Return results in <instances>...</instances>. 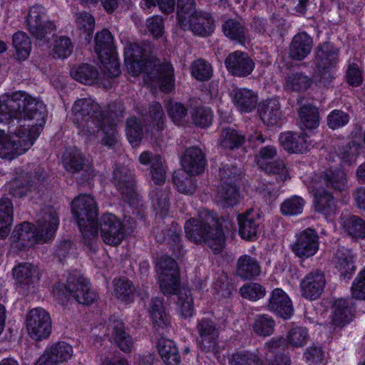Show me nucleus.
I'll return each mask as SVG.
<instances>
[{"instance_id": "f257e3e1", "label": "nucleus", "mask_w": 365, "mask_h": 365, "mask_svg": "<svg viewBox=\"0 0 365 365\" xmlns=\"http://www.w3.org/2000/svg\"><path fill=\"white\" fill-rule=\"evenodd\" d=\"M0 118L9 119L19 128L26 124L27 135L35 140L40 135L46 117L43 103L25 92L0 96Z\"/></svg>"}, {"instance_id": "f03ea898", "label": "nucleus", "mask_w": 365, "mask_h": 365, "mask_svg": "<svg viewBox=\"0 0 365 365\" xmlns=\"http://www.w3.org/2000/svg\"><path fill=\"white\" fill-rule=\"evenodd\" d=\"M153 45L148 41L133 43L124 49L125 65L133 76L144 72L160 83L164 92H170L174 85V71L170 63H157L151 54Z\"/></svg>"}, {"instance_id": "7ed1b4c3", "label": "nucleus", "mask_w": 365, "mask_h": 365, "mask_svg": "<svg viewBox=\"0 0 365 365\" xmlns=\"http://www.w3.org/2000/svg\"><path fill=\"white\" fill-rule=\"evenodd\" d=\"M185 232L190 242L205 244L215 254L221 252L225 247V235L219 225L217 216L208 210H201L197 217L187 220Z\"/></svg>"}, {"instance_id": "20e7f679", "label": "nucleus", "mask_w": 365, "mask_h": 365, "mask_svg": "<svg viewBox=\"0 0 365 365\" xmlns=\"http://www.w3.org/2000/svg\"><path fill=\"white\" fill-rule=\"evenodd\" d=\"M53 293L56 300L62 305L67 304L71 298L83 305H89L98 298L88 280L79 274H69L66 284H56Z\"/></svg>"}, {"instance_id": "39448f33", "label": "nucleus", "mask_w": 365, "mask_h": 365, "mask_svg": "<svg viewBox=\"0 0 365 365\" xmlns=\"http://www.w3.org/2000/svg\"><path fill=\"white\" fill-rule=\"evenodd\" d=\"M71 211L84 239L89 243L98 231V208L90 195H80L71 202Z\"/></svg>"}, {"instance_id": "423d86ee", "label": "nucleus", "mask_w": 365, "mask_h": 365, "mask_svg": "<svg viewBox=\"0 0 365 365\" xmlns=\"http://www.w3.org/2000/svg\"><path fill=\"white\" fill-rule=\"evenodd\" d=\"M105 118L100 106L91 98L78 99L73 106L72 120L85 135L98 132Z\"/></svg>"}, {"instance_id": "0eeeda50", "label": "nucleus", "mask_w": 365, "mask_h": 365, "mask_svg": "<svg viewBox=\"0 0 365 365\" xmlns=\"http://www.w3.org/2000/svg\"><path fill=\"white\" fill-rule=\"evenodd\" d=\"M339 51L329 42L319 44L314 52V63L317 68L316 78L323 86H327L334 76L331 73L339 61Z\"/></svg>"}, {"instance_id": "6e6552de", "label": "nucleus", "mask_w": 365, "mask_h": 365, "mask_svg": "<svg viewBox=\"0 0 365 365\" xmlns=\"http://www.w3.org/2000/svg\"><path fill=\"white\" fill-rule=\"evenodd\" d=\"M62 162L64 168L78 184L88 182L94 177V172L88 160L75 147L66 150Z\"/></svg>"}, {"instance_id": "1a4fd4ad", "label": "nucleus", "mask_w": 365, "mask_h": 365, "mask_svg": "<svg viewBox=\"0 0 365 365\" xmlns=\"http://www.w3.org/2000/svg\"><path fill=\"white\" fill-rule=\"evenodd\" d=\"M30 34L39 41H48L56 31V26L48 19L45 8L36 6L31 8L26 18Z\"/></svg>"}, {"instance_id": "9d476101", "label": "nucleus", "mask_w": 365, "mask_h": 365, "mask_svg": "<svg viewBox=\"0 0 365 365\" xmlns=\"http://www.w3.org/2000/svg\"><path fill=\"white\" fill-rule=\"evenodd\" d=\"M347 175L341 168L329 169L314 174L311 180L309 187L324 188L342 193L348 189Z\"/></svg>"}, {"instance_id": "9b49d317", "label": "nucleus", "mask_w": 365, "mask_h": 365, "mask_svg": "<svg viewBox=\"0 0 365 365\" xmlns=\"http://www.w3.org/2000/svg\"><path fill=\"white\" fill-rule=\"evenodd\" d=\"M196 330L200 348L205 352L217 351L220 329L215 322L209 318H202L197 321Z\"/></svg>"}, {"instance_id": "f8f14e48", "label": "nucleus", "mask_w": 365, "mask_h": 365, "mask_svg": "<svg viewBox=\"0 0 365 365\" xmlns=\"http://www.w3.org/2000/svg\"><path fill=\"white\" fill-rule=\"evenodd\" d=\"M26 328L31 337L35 340L47 338L51 331L48 313L41 308L30 310L26 315Z\"/></svg>"}, {"instance_id": "ddd939ff", "label": "nucleus", "mask_w": 365, "mask_h": 365, "mask_svg": "<svg viewBox=\"0 0 365 365\" xmlns=\"http://www.w3.org/2000/svg\"><path fill=\"white\" fill-rule=\"evenodd\" d=\"M58 215L53 207H45L39 213L35 227L38 243H46L51 240L58 227Z\"/></svg>"}, {"instance_id": "4468645a", "label": "nucleus", "mask_w": 365, "mask_h": 365, "mask_svg": "<svg viewBox=\"0 0 365 365\" xmlns=\"http://www.w3.org/2000/svg\"><path fill=\"white\" fill-rule=\"evenodd\" d=\"M100 230L103 241L109 245L118 246L125 238L123 222L110 213L102 215Z\"/></svg>"}, {"instance_id": "2eb2a0df", "label": "nucleus", "mask_w": 365, "mask_h": 365, "mask_svg": "<svg viewBox=\"0 0 365 365\" xmlns=\"http://www.w3.org/2000/svg\"><path fill=\"white\" fill-rule=\"evenodd\" d=\"M112 182L123 199L131 203L136 196L135 181L131 171L124 165H116L113 171Z\"/></svg>"}, {"instance_id": "dca6fc26", "label": "nucleus", "mask_w": 365, "mask_h": 365, "mask_svg": "<svg viewBox=\"0 0 365 365\" xmlns=\"http://www.w3.org/2000/svg\"><path fill=\"white\" fill-rule=\"evenodd\" d=\"M319 245L317 232L314 229L307 228L297 236L296 242L292 245V251L300 258H308L316 254Z\"/></svg>"}, {"instance_id": "f3484780", "label": "nucleus", "mask_w": 365, "mask_h": 365, "mask_svg": "<svg viewBox=\"0 0 365 365\" xmlns=\"http://www.w3.org/2000/svg\"><path fill=\"white\" fill-rule=\"evenodd\" d=\"M228 72L237 77H246L255 68V62L247 53L236 51L230 53L225 61Z\"/></svg>"}, {"instance_id": "a211bd4d", "label": "nucleus", "mask_w": 365, "mask_h": 365, "mask_svg": "<svg viewBox=\"0 0 365 365\" xmlns=\"http://www.w3.org/2000/svg\"><path fill=\"white\" fill-rule=\"evenodd\" d=\"M73 347L65 341L54 343L47 347L43 355L38 359L36 365H53L63 363L70 359L73 355Z\"/></svg>"}, {"instance_id": "6ab92c4d", "label": "nucleus", "mask_w": 365, "mask_h": 365, "mask_svg": "<svg viewBox=\"0 0 365 365\" xmlns=\"http://www.w3.org/2000/svg\"><path fill=\"white\" fill-rule=\"evenodd\" d=\"M108 334L121 351L130 353L134 347L132 336L126 331L124 323L115 317H111L107 324Z\"/></svg>"}, {"instance_id": "aec40b11", "label": "nucleus", "mask_w": 365, "mask_h": 365, "mask_svg": "<svg viewBox=\"0 0 365 365\" xmlns=\"http://www.w3.org/2000/svg\"><path fill=\"white\" fill-rule=\"evenodd\" d=\"M326 284L324 272L314 270L307 274L300 283L302 295L309 300L318 299Z\"/></svg>"}, {"instance_id": "412c9836", "label": "nucleus", "mask_w": 365, "mask_h": 365, "mask_svg": "<svg viewBox=\"0 0 365 365\" xmlns=\"http://www.w3.org/2000/svg\"><path fill=\"white\" fill-rule=\"evenodd\" d=\"M354 307L352 299H338L332 305L331 324L334 327H342L348 324L354 316Z\"/></svg>"}, {"instance_id": "4be33fe9", "label": "nucleus", "mask_w": 365, "mask_h": 365, "mask_svg": "<svg viewBox=\"0 0 365 365\" xmlns=\"http://www.w3.org/2000/svg\"><path fill=\"white\" fill-rule=\"evenodd\" d=\"M183 169L192 175H198L204 171L206 159L202 150L197 147L187 148L181 158Z\"/></svg>"}, {"instance_id": "5701e85b", "label": "nucleus", "mask_w": 365, "mask_h": 365, "mask_svg": "<svg viewBox=\"0 0 365 365\" xmlns=\"http://www.w3.org/2000/svg\"><path fill=\"white\" fill-rule=\"evenodd\" d=\"M187 26L181 28L183 30L190 29L194 34L200 36H208L214 31V20L207 13L197 11L187 19Z\"/></svg>"}, {"instance_id": "b1692460", "label": "nucleus", "mask_w": 365, "mask_h": 365, "mask_svg": "<svg viewBox=\"0 0 365 365\" xmlns=\"http://www.w3.org/2000/svg\"><path fill=\"white\" fill-rule=\"evenodd\" d=\"M239 234L242 238L252 240L257 235L259 215L253 210H249L237 217Z\"/></svg>"}, {"instance_id": "393cba45", "label": "nucleus", "mask_w": 365, "mask_h": 365, "mask_svg": "<svg viewBox=\"0 0 365 365\" xmlns=\"http://www.w3.org/2000/svg\"><path fill=\"white\" fill-rule=\"evenodd\" d=\"M268 308L284 319L291 317L294 313L291 299L282 289L279 288L272 291L269 300Z\"/></svg>"}, {"instance_id": "a878e982", "label": "nucleus", "mask_w": 365, "mask_h": 365, "mask_svg": "<svg viewBox=\"0 0 365 365\" xmlns=\"http://www.w3.org/2000/svg\"><path fill=\"white\" fill-rule=\"evenodd\" d=\"M312 47V38L306 32L298 33L289 45V57L293 60L302 61L310 53Z\"/></svg>"}, {"instance_id": "bb28decb", "label": "nucleus", "mask_w": 365, "mask_h": 365, "mask_svg": "<svg viewBox=\"0 0 365 365\" xmlns=\"http://www.w3.org/2000/svg\"><path fill=\"white\" fill-rule=\"evenodd\" d=\"M138 160L143 165L150 164V175L155 184L160 185L165 182L166 171L159 155L150 151H144L140 155Z\"/></svg>"}, {"instance_id": "cd10ccee", "label": "nucleus", "mask_w": 365, "mask_h": 365, "mask_svg": "<svg viewBox=\"0 0 365 365\" xmlns=\"http://www.w3.org/2000/svg\"><path fill=\"white\" fill-rule=\"evenodd\" d=\"M94 51L101 62H105L115 54L113 36L108 29L97 32L95 36Z\"/></svg>"}, {"instance_id": "c85d7f7f", "label": "nucleus", "mask_w": 365, "mask_h": 365, "mask_svg": "<svg viewBox=\"0 0 365 365\" xmlns=\"http://www.w3.org/2000/svg\"><path fill=\"white\" fill-rule=\"evenodd\" d=\"M36 235L34 225L28 222H24L15 227L11 238L13 242L16 243V247H27L38 243Z\"/></svg>"}, {"instance_id": "c756f323", "label": "nucleus", "mask_w": 365, "mask_h": 365, "mask_svg": "<svg viewBox=\"0 0 365 365\" xmlns=\"http://www.w3.org/2000/svg\"><path fill=\"white\" fill-rule=\"evenodd\" d=\"M279 142L288 152L292 153H304L309 150V144L306 136L292 131L281 133Z\"/></svg>"}, {"instance_id": "7c9ffc66", "label": "nucleus", "mask_w": 365, "mask_h": 365, "mask_svg": "<svg viewBox=\"0 0 365 365\" xmlns=\"http://www.w3.org/2000/svg\"><path fill=\"white\" fill-rule=\"evenodd\" d=\"M333 263L335 268L344 279H349L355 270L354 255L351 250L344 247L339 248L334 253Z\"/></svg>"}, {"instance_id": "2f4dec72", "label": "nucleus", "mask_w": 365, "mask_h": 365, "mask_svg": "<svg viewBox=\"0 0 365 365\" xmlns=\"http://www.w3.org/2000/svg\"><path fill=\"white\" fill-rule=\"evenodd\" d=\"M232 101L240 112L250 113L255 108L257 96L247 88H234L231 92Z\"/></svg>"}, {"instance_id": "473e14b6", "label": "nucleus", "mask_w": 365, "mask_h": 365, "mask_svg": "<svg viewBox=\"0 0 365 365\" xmlns=\"http://www.w3.org/2000/svg\"><path fill=\"white\" fill-rule=\"evenodd\" d=\"M258 113L264 124L276 125L282 115L279 102L276 99H269L259 103Z\"/></svg>"}, {"instance_id": "72a5a7b5", "label": "nucleus", "mask_w": 365, "mask_h": 365, "mask_svg": "<svg viewBox=\"0 0 365 365\" xmlns=\"http://www.w3.org/2000/svg\"><path fill=\"white\" fill-rule=\"evenodd\" d=\"M237 276L244 279H250L259 275L261 267L258 260L248 255L239 257L236 264Z\"/></svg>"}, {"instance_id": "f704fd0d", "label": "nucleus", "mask_w": 365, "mask_h": 365, "mask_svg": "<svg viewBox=\"0 0 365 365\" xmlns=\"http://www.w3.org/2000/svg\"><path fill=\"white\" fill-rule=\"evenodd\" d=\"M311 188L314 192L316 210L326 215L334 212L336 205L332 193L324 188Z\"/></svg>"}, {"instance_id": "c9c22d12", "label": "nucleus", "mask_w": 365, "mask_h": 365, "mask_svg": "<svg viewBox=\"0 0 365 365\" xmlns=\"http://www.w3.org/2000/svg\"><path fill=\"white\" fill-rule=\"evenodd\" d=\"M158 353L166 365H180V355L175 342L161 338L158 341Z\"/></svg>"}, {"instance_id": "e433bc0d", "label": "nucleus", "mask_w": 365, "mask_h": 365, "mask_svg": "<svg viewBox=\"0 0 365 365\" xmlns=\"http://www.w3.org/2000/svg\"><path fill=\"white\" fill-rule=\"evenodd\" d=\"M342 226L348 236L354 240H365V220L349 215L342 219Z\"/></svg>"}, {"instance_id": "4c0bfd02", "label": "nucleus", "mask_w": 365, "mask_h": 365, "mask_svg": "<svg viewBox=\"0 0 365 365\" xmlns=\"http://www.w3.org/2000/svg\"><path fill=\"white\" fill-rule=\"evenodd\" d=\"M246 137L240 131L231 128H222L219 139V145L225 150H235L243 145Z\"/></svg>"}, {"instance_id": "58836bf2", "label": "nucleus", "mask_w": 365, "mask_h": 365, "mask_svg": "<svg viewBox=\"0 0 365 365\" xmlns=\"http://www.w3.org/2000/svg\"><path fill=\"white\" fill-rule=\"evenodd\" d=\"M222 31L226 37L241 45H244L247 41L248 31L240 21L227 19L222 24Z\"/></svg>"}, {"instance_id": "ea45409f", "label": "nucleus", "mask_w": 365, "mask_h": 365, "mask_svg": "<svg viewBox=\"0 0 365 365\" xmlns=\"http://www.w3.org/2000/svg\"><path fill=\"white\" fill-rule=\"evenodd\" d=\"M9 193L15 197H23L31 192L34 187V180L29 173L21 172L9 183Z\"/></svg>"}, {"instance_id": "a19ab883", "label": "nucleus", "mask_w": 365, "mask_h": 365, "mask_svg": "<svg viewBox=\"0 0 365 365\" xmlns=\"http://www.w3.org/2000/svg\"><path fill=\"white\" fill-rule=\"evenodd\" d=\"M216 200L224 207H232L238 203L239 189L237 184H220Z\"/></svg>"}, {"instance_id": "79ce46f5", "label": "nucleus", "mask_w": 365, "mask_h": 365, "mask_svg": "<svg viewBox=\"0 0 365 365\" xmlns=\"http://www.w3.org/2000/svg\"><path fill=\"white\" fill-rule=\"evenodd\" d=\"M191 173L185 169L175 171L173 182L180 192L192 195L196 190V180Z\"/></svg>"}, {"instance_id": "37998d69", "label": "nucleus", "mask_w": 365, "mask_h": 365, "mask_svg": "<svg viewBox=\"0 0 365 365\" xmlns=\"http://www.w3.org/2000/svg\"><path fill=\"white\" fill-rule=\"evenodd\" d=\"M14 208L9 198L0 199V238H6L10 231L13 222Z\"/></svg>"}, {"instance_id": "c03bdc74", "label": "nucleus", "mask_w": 365, "mask_h": 365, "mask_svg": "<svg viewBox=\"0 0 365 365\" xmlns=\"http://www.w3.org/2000/svg\"><path fill=\"white\" fill-rule=\"evenodd\" d=\"M13 274L17 282L23 285H29L39 279L37 268L29 263H21L15 267Z\"/></svg>"}, {"instance_id": "a18cd8bd", "label": "nucleus", "mask_w": 365, "mask_h": 365, "mask_svg": "<svg viewBox=\"0 0 365 365\" xmlns=\"http://www.w3.org/2000/svg\"><path fill=\"white\" fill-rule=\"evenodd\" d=\"M70 73L76 81L88 85L93 83L98 76L96 68L88 63L73 66L71 69Z\"/></svg>"}, {"instance_id": "49530a36", "label": "nucleus", "mask_w": 365, "mask_h": 365, "mask_svg": "<svg viewBox=\"0 0 365 365\" xmlns=\"http://www.w3.org/2000/svg\"><path fill=\"white\" fill-rule=\"evenodd\" d=\"M312 84V80L302 73L289 74L285 79L284 88L287 91L303 92Z\"/></svg>"}, {"instance_id": "de8ad7c7", "label": "nucleus", "mask_w": 365, "mask_h": 365, "mask_svg": "<svg viewBox=\"0 0 365 365\" xmlns=\"http://www.w3.org/2000/svg\"><path fill=\"white\" fill-rule=\"evenodd\" d=\"M114 292L116 297L126 303L133 299L135 287L132 282L125 277L113 280Z\"/></svg>"}, {"instance_id": "09e8293b", "label": "nucleus", "mask_w": 365, "mask_h": 365, "mask_svg": "<svg viewBox=\"0 0 365 365\" xmlns=\"http://www.w3.org/2000/svg\"><path fill=\"white\" fill-rule=\"evenodd\" d=\"M263 360L257 351H241L233 353L229 365H262Z\"/></svg>"}, {"instance_id": "8fccbe9b", "label": "nucleus", "mask_w": 365, "mask_h": 365, "mask_svg": "<svg viewBox=\"0 0 365 365\" xmlns=\"http://www.w3.org/2000/svg\"><path fill=\"white\" fill-rule=\"evenodd\" d=\"M75 17L76 27L81 31L80 35H85V40L90 43L95 27L94 18L86 11L76 14Z\"/></svg>"}, {"instance_id": "3c124183", "label": "nucleus", "mask_w": 365, "mask_h": 365, "mask_svg": "<svg viewBox=\"0 0 365 365\" xmlns=\"http://www.w3.org/2000/svg\"><path fill=\"white\" fill-rule=\"evenodd\" d=\"M150 312L155 326L163 329L169 325V317L165 312L163 301L159 298H152Z\"/></svg>"}, {"instance_id": "603ef678", "label": "nucleus", "mask_w": 365, "mask_h": 365, "mask_svg": "<svg viewBox=\"0 0 365 365\" xmlns=\"http://www.w3.org/2000/svg\"><path fill=\"white\" fill-rule=\"evenodd\" d=\"M299 115L302 123L308 129H314L319 125V115L318 108L310 104L301 107Z\"/></svg>"}, {"instance_id": "864d4df0", "label": "nucleus", "mask_w": 365, "mask_h": 365, "mask_svg": "<svg viewBox=\"0 0 365 365\" xmlns=\"http://www.w3.org/2000/svg\"><path fill=\"white\" fill-rule=\"evenodd\" d=\"M274 320L267 314L257 315L252 325L254 331L262 336L271 335L274 331Z\"/></svg>"}, {"instance_id": "5fc2aeb1", "label": "nucleus", "mask_w": 365, "mask_h": 365, "mask_svg": "<svg viewBox=\"0 0 365 365\" xmlns=\"http://www.w3.org/2000/svg\"><path fill=\"white\" fill-rule=\"evenodd\" d=\"M13 46L18 59L25 60L29 56L31 41L25 33L19 31L14 34Z\"/></svg>"}, {"instance_id": "6e6d98bb", "label": "nucleus", "mask_w": 365, "mask_h": 365, "mask_svg": "<svg viewBox=\"0 0 365 365\" xmlns=\"http://www.w3.org/2000/svg\"><path fill=\"white\" fill-rule=\"evenodd\" d=\"M150 198L153 208L161 216H165L169 207L168 190L156 188L151 192Z\"/></svg>"}, {"instance_id": "4d7b16f0", "label": "nucleus", "mask_w": 365, "mask_h": 365, "mask_svg": "<svg viewBox=\"0 0 365 365\" xmlns=\"http://www.w3.org/2000/svg\"><path fill=\"white\" fill-rule=\"evenodd\" d=\"M195 2L194 0H178L177 16L180 28H186L187 19L195 14Z\"/></svg>"}, {"instance_id": "13d9d810", "label": "nucleus", "mask_w": 365, "mask_h": 365, "mask_svg": "<svg viewBox=\"0 0 365 365\" xmlns=\"http://www.w3.org/2000/svg\"><path fill=\"white\" fill-rule=\"evenodd\" d=\"M192 76L200 81H207L212 76V67L210 63L200 58L191 65Z\"/></svg>"}, {"instance_id": "bf43d9fd", "label": "nucleus", "mask_w": 365, "mask_h": 365, "mask_svg": "<svg viewBox=\"0 0 365 365\" xmlns=\"http://www.w3.org/2000/svg\"><path fill=\"white\" fill-rule=\"evenodd\" d=\"M167 113L171 120L180 125L185 122L187 118V108L180 102L169 101L166 104Z\"/></svg>"}, {"instance_id": "052dcab7", "label": "nucleus", "mask_w": 365, "mask_h": 365, "mask_svg": "<svg viewBox=\"0 0 365 365\" xmlns=\"http://www.w3.org/2000/svg\"><path fill=\"white\" fill-rule=\"evenodd\" d=\"M242 174L241 169L235 165H223L219 170L220 184H237Z\"/></svg>"}, {"instance_id": "680f3d73", "label": "nucleus", "mask_w": 365, "mask_h": 365, "mask_svg": "<svg viewBox=\"0 0 365 365\" xmlns=\"http://www.w3.org/2000/svg\"><path fill=\"white\" fill-rule=\"evenodd\" d=\"M126 135L133 145H137L143 138V126L135 117H131L126 122Z\"/></svg>"}, {"instance_id": "e2e57ef3", "label": "nucleus", "mask_w": 365, "mask_h": 365, "mask_svg": "<svg viewBox=\"0 0 365 365\" xmlns=\"http://www.w3.org/2000/svg\"><path fill=\"white\" fill-rule=\"evenodd\" d=\"M309 339L308 330L302 327H297L288 331L286 340L288 344L297 348L304 346Z\"/></svg>"}, {"instance_id": "0e129e2a", "label": "nucleus", "mask_w": 365, "mask_h": 365, "mask_svg": "<svg viewBox=\"0 0 365 365\" xmlns=\"http://www.w3.org/2000/svg\"><path fill=\"white\" fill-rule=\"evenodd\" d=\"M101 129L104 133L101 143L109 148L113 147L117 143L116 123L110 121L109 118H105L101 121Z\"/></svg>"}, {"instance_id": "69168bd1", "label": "nucleus", "mask_w": 365, "mask_h": 365, "mask_svg": "<svg viewBox=\"0 0 365 365\" xmlns=\"http://www.w3.org/2000/svg\"><path fill=\"white\" fill-rule=\"evenodd\" d=\"M261 169L269 175L276 176V181L283 183L288 178V170L282 160L270 162L262 167Z\"/></svg>"}, {"instance_id": "338daca9", "label": "nucleus", "mask_w": 365, "mask_h": 365, "mask_svg": "<svg viewBox=\"0 0 365 365\" xmlns=\"http://www.w3.org/2000/svg\"><path fill=\"white\" fill-rule=\"evenodd\" d=\"M240 292L243 298L251 301H257L264 297L266 291L260 284L249 282L240 289Z\"/></svg>"}, {"instance_id": "774afa93", "label": "nucleus", "mask_w": 365, "mask_h": 365, "mask_svg": "<svg viewBox=\"0 0 365 365\" xmlns=\"http://www.w3.org/2000/svg\"><path fill=\"white\" fill-rule=\"evenodd\" d=\"M179 275V273L160 275V287L164 294H175L180 284Z\"/></svg>"}]
</instances>
